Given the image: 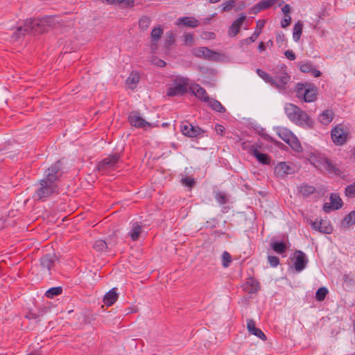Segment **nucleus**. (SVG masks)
Returning <instances> with one entry per match:
<instances>
[{
    "label": "nucleus",
    "mask_w": 355,
    "mask_h": 355,
    "mask_svg": "<svg viewBox=\"0 0 355 355\" xmlns=\"http://www.w3.org/2000/svg\"><path fill=\"white\" fill-rule=\"evenodd\" d=\"M261 146L258 144H254V146L250 148V155L256 157L257 161L263 165H269L271 162L270 157L267 154L259 152Z\"/></svg>",
    "instance_id": "nucleus-16"
},
{
    "label": "nucleus",
    "mask_w": 355,
    "mask_h": 355,
    "mask_svg": "<svg viewBox=\"0 0 355 355\" xmlns=\"http://www.w3.org/2000/svg\"><path fill=\"white\" fill-rule=\"evenodd\" d=\"M118 297L117 288H113L105 293L103 297V302L107 306H110L117 301Z\"/></svg>",
    "instance_id": "nucleus-25"
},
{
    "label": "nucleus",
    "mask_w": 355,
    "mask_h": 355,
    "mask_svg": "<svg viewBox=\"0 0 355 355\" xmlns=\"http://www.w3.org/2000/svg\"><path fill=\"white\" fill-rule=\"evenodd\" d=\"M295 92L297 97L307 103L314 102L317 98L318 88L313 83H298L295 85Z\"/></svg>",
    "instance_id": "nucleus-5"
},
{
    "label": "nucleus",
    "mask_w": 355,
    "mask_h": 355,
    "mask_svg": "<svg viewBox=\"0 0 355 355\" xmlns=\"http://www.w3.org/2000/svg\"><path fill=\"white\" fill-rule=\"evenodd\" d=\"M46 21L44 19H29L26 21L24 31L33 34H41L46 31Z\"/></svg>",
    "instance_id": "nucleus-10"
},
{
    "label": "nucleus",
    "mask_w": 355,
    "mask_h": 355,
    "mask_svg": "<svg viewBox=\"0 0 355 355\" xmlns=\"http://www.w3.org/2000/svg\"><path fill=\"white\" fill-rule=\"evenodd\" d=\"M57 258L55 254H47L40 259V266L42 270L46 271L50 274L51 268L54 266Z\"/></svg>",
    "instance_id": "nucleus-18"
},
{
    "label": "nucleus",
    "mask_w": 355,
    "mask_h": 355,
    "mask_svg": "<svg viewBox=\"0 0 355 355\" xmlns=\"http://www.w3.org/2000/svg\"><path fill=\"white\" fill-rule=\"evenodd\" d=\"M203 39L205 40H214L216 37V35L212 32H204L202 35Z\"/></svg>",
    "instance_id": "nucleus-53"
},
{
    "label": "nucleus",
    "mask_w": 355,
    "mask_h": 355,
    "mask_svg": "<svg viewBox=\"0 0 355 355\" xmlns=\"http://www.w3.org/2000/svg\"><path fill=\"white\" fill-rule=\"evenodd\" d=\"M290 147L297 153H302L303 150L300 141L291 132H290Z\"/></svg>",
    "instance_id": "nucleus-31"
},
{
    "label": "nucleus",
    "mask_w": 355,
    "mask_h": 355,
    "mask_svg": "<svg viewBox=\"0 0 355 355\" xmlns=\"http://www.w3.org/2000/svg\"><path fill=\"white\" fill-rule=\"evenodd\" d=\"M171 83L166 85V96H180L186 93L189 86V79L180 76H173Z\"/></svg>",
    "instance_id": "nucleus-3"
},
{
    "label": "nucleus",
    "mask_w": 355,
    "mask_h": 355,
    "mask_svg": "<svg viewBox=\"0 0 355 355\" xmlns=\"http://www.w3.org/2000/svg\"><path fill=\"white\" fill-rule=\"evenodd\" d=\"M328 293V290L325 287H320L315 293V298L318 301H323Z\"/></svg>",
    "instance_id": "nucleus-39"
},
{
    "label": "nucleus",
    "mask_w": 355,
    "mask_h": 355,
    "mask_svg": "<svg viewBox=\"0 0 355 355\" xmlns=\"http://www.w3.org/2000/svg\"><path fill=\"white\" fill-rule=\"evenodd\" d=\"M276 41L279 46L282 45V43L286 41V35L283 33H278L276 35Z\"/></svg>",
    "instance_id": "nucleus-51"
},
{
    "label": "nucleus",
    "mask_w": 355,
    "mask_h": 355,
    "mask_svg": "<svg viewBox=\"0 0 355 355\" xmlns=\"http://www.w3.org/2000/svg\"><path fill=\"white\" fill-rule=\"evenodd\" d=\"M282 0H261L252 8V10L254 13H257L270 8L275 3H279V6H282Z\"/></svg>",
    "instance_id": "nucleus-22"
},
{
    "label": "nucleus",
    "mask_w": 355,
    "mask_h": 355,
    "mask_svg": "<svg viewBox=\"0 0 355 355\" xmlns=\"http://www.w3.org/2000/svg\"><path fill=\"white\" fill-rule=\"evenodd\" d=\"M215 130L218 135L223 136L224 135L225 128L220 124H216L215 126Z\"/></svg>",
    "instance_id": "nucleus-52"
},
{
    "label": "nucleus",
    "mask_w": 355,
    "mask_h": 355,
    "mask_svg": "<svg viewBox=\"0 0 355 355\" xmlns=\"http://www.w3.org/2000/svg\"><path fill=\"white\" fill-rule=\"evenodd\" d=\"M120 159L121 156L118 153L110 155L98 163L97 169L103 174L107 173L116 168Z\"/></svg>",
    "instance_id": "nucleus-8"
},
{
    "label": "nucleus",
    "mask_w": 355,
    "mask_h": 355,
    "mask_svg": "<svg viewBox=\"0 0 355 355\" xmlns=\"http://www.w3.org/2000/svg\"><path fill=\"white\" fill-rule=\"evenodd\" d=\"M310 73L315 78L320 77L322 74V73L318 70L317 69L312 67V69L310 71Z\"/></svg>",
    "instance_id": "nucleus-56"
},
{
    "label": "nucleus",
    "mask_w": 355,
    "mask_h": 355,
    "mask_svg": "<svg viewBox=\"0 0 355 355\" xmlns=\"http://www.w3.org/2000/svg\"><path fill=\"white\" fill-rule=\"evenodd\" d=\"M27 355H40V353L38 352H31Z\"/></svg>",
    "instance_id": "nucleus-64"
},
{
    "label": "nucleus",
    "mask_w": 355,
    "mask_h": 355,
    "mask_svg": "<svg viewBox=\"0 0 355 355\" xmlns=\"http://www.w3.org/2000/svg\"><path fill=\"white\" fill-rule=\"evenodd\" d=\"M345 195L349 198L355 197V182L353 184L346 187Z\"/></svg>",
    "instance_id": "nucleus-43"
},
{
    "label": "nucleus",
    "mask_w": 355,
    "mask_h": 355,
    "mask_svg": "<svg viewBox=\"0 0 355 355\" xmlns=\"http://www.w3.org/2000/svg\"><path fill=\"white\" fill-rule=\"evenodd\" d=\"M182 182L189 187H193L195 184L194 179L190 178H185L182 179Z\"/></svg>",
    "instance_id": "nucleus-54"
},
{
    "label": "nucleus",
    "mask_w": 355,
    "mask_h": 355,
    "mask_svg": "<svg viewBox=\"0 0 355 355\" xmlns=\"http://www.w3.org/2000/svg\"><path fill=\"white\" fill-rule=\"evenodd\" d=\"M141 232L142 226L139 225L138 222H134L131 223V228L128 234L132 241H137Z\"/></svg>",
    "instance_id": "nucleus-27"
},
{
    "label": "nucleus",
    "mask_w": 355,
    "mask_h": 355,
    "mask_svg": "<svg viewBox=\"0 0 355 355\" xmlns=\"http://www.w3.org/2000/svg\"><path fill=\"white\" fill-rule=\"evenodd\" d=\"M128 121L132 126L138 128H146L151 126V123L150 122L146 121L142 117L136 114H130L128 116Z\"/></svg>",
    "instance_id": "nucleus-19"
},
{
    "label": "nucleus",
    "mask_w": 355,
    "mask_h": 355,
    "mask_svg": "<svg viewBox=\"0 0 355 355\" xmlns=\"http://www.w3.org/2000/svg\"><path fill=\"white\" fill-rule=\"evenodd\" d=\"M290 259L291 261L290 269L293 273L297 274L302 272L309 263L307 256L301 250H295Z\"/></svg>",
    "instance_id": "nucleus-6"
},
{
    "label": "nucleus",
    "mask_w": 355,
    "mask_h": 355,
    "mask_svg": "<svg viewBox=\"0 0 355 355\" xmlns=\"http://www.w3.org/2000/svg\"><path fill=\"white\" fill-rule=\"evenodd\" d=\"M157 64L159 67H164L166 65V62L164 60H159Z\"/></svg>",
    "instance_id": "nucleus-63"
},
{
    "label": "nucleus",
    "mask_w": 355,
    "mask_h": 355,
    "mask_svg": "<svg viewBox=\"0 0 355 355\" xmlns=\"http://www.w3.org/2000/svg\"><path fill=\"white\" fill-rule=\"evenodd\" d=\"M279 136L288 144V134L284 132L283 134L279 133Z\"/></svg>",
    "instance_id": "nucleus-57"
},
{
    "label": "nucleus",
    "mask_w": 355,
    "mask_h": 355,
    "mask_svg": "<svg viewBox=\"0 0 355 355\" xmlns=\"http://www.w3.org/2000/svg\"><path fill=\"white\" fill-rule=\"evenodd\" d=\"M331 137L335 145L342 146L347 141L348 132L347 129L344 128L341 125H338L331 130Z\"/></svg>",
    "instance_id": "nucleus-11"
},
{
    "label": "nucleus",
    "mask_w": 355,
    "mask_h": 355,
    "mask_svg": "<svg viewBox=\"0 0 355 355\" xmlns=\"http://www.w3.org/2000/svg\"><path fill=\"white\" fill-rule=\"evenodd\" d=\"M311 225L313 230L323 234H331L334 230L330 221L327 220L311 221Z\"/></svg>",
    "instance_id": "nucleus-15"
},
{
    "label": "nucleus",
    "mask_w": 355,
    "mask_h": 355,
    "mask_svg": "<svg viewBox=\"0 0 355 355\" xmlns=\"http://www.w3.org/2000/svg\"><path fill=\"white\" fill-rule=\"evenodd\" d=\"M275 173L277 176L284 178L288 173V165L286 162H281L275 168Z\"/></svg>",
    "instance_id": "nucleus-32"
},
{
    "label": "nucleus",
    "mask_w": 355,
    "mask_h": 355,
    "mask_svg": "<svg viewBox=\"0 0 355 355\" xmlns=\"http://www.w3.org/2000/svg\"><path fill=\"white\" fill-rule=\"evenodd\" d=\"M192 53L196 57L209 60H216L219 58L217 52L204 46L193 49Z\"/></svg>",
    "instance_id": "nucleus-12"
},
{
    "label": "nucleus",
    "mask_w": 355,
    "mask_h": 355,
    "mask_svg": "<svg viewBox=\"0 0 355 355\" xmlns=\"http://www.w3.org/2000/svg\"><path fill=\"white\" fill-rule=\"evenodd\" d=\"M303 22L300 20L297 21L293 29V38L295 42H298L302 34Z\"/></svg>",
    "instance_id": "nucleus-33"
},
{
    "label": "nucleus",
    "mask_w": 355,
    "mask_h": 355,
    "mask_svg": "<svg viewBox=\"0 0 355 355\" xmlns=\"http://www.w3.org/2000/svg\"><path fill=\"white\" fill-rule=\"evenodd\" d=\"M223 11H230L231 10L234 6H235V1L234 0H230L227 2H225L223 5Z\"/></svg>",
    "instance_id": "nucleus-45"
},
{
    "label": "nucleus",
    "mask_w": 355,
    "mask_h": 355,
    "mask_svg": "<svg viewBox=\"0 0 355 355\" xmlns=\"http://www.w3.org/2000/svg\"><path fill=\"white\" fill-rule=\"evenodd\" d=\"M270 248L279 254H282L286 251V244L284 241H272L270 243Z\"/></svg>",
    "instance_id": "nucleus-29"
},
{
    "label": "nucleus",
    "mask_w": 355,
    "mask_h": 355,
    "mask_svg": "<svg viewBox=\"0 0 355 355\" xmlns=\"http://www.w3.org/2000/svg\"><path fill=\"white\" fill-rule=\"evenodd\" d=\"M354 225H355V211L349 212L344 217L340 222V227L343 230H346Z\"/></svg>",
    "instance_id": "nucleus-26"
},
{
    "label": "nucleus",
    "mask_w": 355,
    "mask_h": 355,
    "mask_svg": "<svg viewBox=\"0 0 355 355\" xmlns=\"http://www.w3.org/2000/svg\"><path fill=\"white\" fill-rule=\"evenodd\" d=\"M180 130L184 135L189 137H196L204 132L200 127L195 126L188 121L182 122Z\"/></svg>",
    "instance_id": "nucleus-13"
},
{
    "label": "nucleus",
    "mask_w": 355,
    "mask_h": 355,
    "mask_svg": "<svg viewBox=\"0 0 355 355\" xmlns=\"http://www.w3.org/2000/svg\"><path fill=\"white\" fill-rule=\"evenodd\" d=\"M162 34H163V29L161 28L160 26L155 27L152 30L151 34H150L153 42H157L159 40V38L161 37Z\"/></svg>",
    "instance_id": "nucleus-35"
},
{
    "label": "nucleus",
    "mask_w": 355,
    "mask_h": 355,
    "mask_svg": "<svg viewBox=\"0 0 355 355\" xmlns=\"http://www.w3.org/2000/svg\"><path fill=\"white\" fill-rule=\"evenodd\" d=\"M178 26H187L190 28H196L200 25L198 19L193 17H183L178 18L175 21Z\"/></svg>",
    "instance_id": "nucleus-21"
},
{
    "label": "nucleus",
    "mask_w": 355,
    "mask_h": 355,
    "mask_svg": "<svg viewBox=\"0 0 355 355\" xmlns=\"http://www.w3.org/2000/svg\"><path fill=\"white\" fill-rule=\"evenodd\" d=\"M257 75L262 78L266 83L277 88L279 91L283 92L286 90L288 83V75L287 72V67L284 64L277 65L274 69V78L265 72L264 71L257 69L256 70Z\"/></svg>",
    "instance_id": "nucleus-1"
},
{
    "label": "nucleus",
    "mask_w": 355,
    "mask_h": 355,
    "mask_svg": "<svg viewBox=\"0 0 355 355\" xmlns=\"http://www.w3.org/2000/svg\"><path fill=\"white\" fill-rule=\"evenodd\" d=\"M216 199L217 202L220 205H225L227 202L228 198L227 196L223 192H218L216 194Z\"/></svg>",
    "instance_id": "nucleus-42"
},
{
    "label": "nucleus",
    "mask_w": 355,
    "mask_h": 355,
    "mask_svg": "<svg viewBox=\"0 0 355 355\" xmlns=\"http://www.w3.org/2000/svg\"><path fill=\"white\" fill-rule=\"evenodd\" d=\"M58 184H51L44 180L39 182V187L36 189L34 198L37 200H44L57 193Z\"/></svg>",
    "instance_id": "nucleus-7"
},
{
    "label": "nucleus",
    "mask_w": 355,
    "mask_h": 355,
    "mask_svg": "<svg viewBox=\"0 0 355 355\" xmlns=\"http://www.w3.org/2000/svg\"><path fill=\"white\" fill-rule=\"evenodd\" d=\"M189 88L193 94H194L201 101L206 103L210 109L214 111H221L222 110L225 111V108L216 99L210 98L206 90L198 84H191L189 86Z\"/></svg>",
    "instance_id": "nucleus-4"
},
{
    "label": "nucleus",
    "mask_w": 355,
    "mask_h": 355,
    "mask_svg": "<svg viewBox=\"0 0 355 355\" xmlns=\"http://www.w3.org/2000/svg\"><path fill=\"white\" fill-rule=\"evenodd\" d=\"M222 264L224 268H227L232 262V257L230 254L226 251L222 254Z\"/></svg>",
    "instance_id": "nucleus-41"
},
{
    "label": "nucleus",
    "mask_w": 355,
    "mask_h": 355,
    "mask_svg": "<svg viewBox=\"0 0 355 355\" xmlns=\"http://www.w3.org/2000/svg\"><path fill=\"white\" fill-rule=\"evenodd\" d=\"M288 26V19L285 18L282 21V26L283 28H286V26Z\"/></svg>",
    "instance_id": "nucleus-60"
},
{
    "label": "nucleus",
    "mask_w": 355,
    "mask_h": 355,
    "mask_svg": "<svg viewBox=\"0 0 355 355\" xmlns=\"http://www.w3.org/2000/svg\"><path fill=\"white\" fill-rule=\"evenodd\" d=\"M245 19L246 16L244 14H241L240 17L232 23L228 31V34L230 37H234L239 33L241 26Z\"/></svg>",
    "instance_id": "nucleus-24"
},
{
    "label": "nucleus",
    "mask_w": 355,
    "mask_h": 355,
    "mask_svg": "<svg viewBox=\"0 0 355 355\" xmlns=\"http://www.w3.org/2000/svg\"><path fill=\"white\" fill-rule=\"evenodd\" d=\"M308 159L312 165L320 171H325L329 174L338 177L344 176L343 171L336 165H334L324 153L318 150H315L311 152Z\"/></svg>",
    "instance_id": "nucleus-2"
},
{
    "label": "nucleus",
    "mask_w": 355,
    "mask_h": 355,
    "mask_svg": "<svg viewBox=\"0 0 355 355\" xmlns=\"http://www.w3.org/2000/svg\"><path fill=\"white\" fill-rule=\"evenodd\" d=\"M293 118L296 123L304 127L311 128L314 124L313 119L308 115L307 112H293Z\"/></svg>",
    "instance_id": "nucleus-17"
},
{
    "label": "nucleus",
    "mask_w": 355,
    "mask_h": 355,
    "mask_svg": "<svg viewBox=\"0 0 355 355\" xmlns=\"http://www.w3.org/2000/svg\"><path fill=\"white\" fill-rule=\"evenodd\" d=\"M265 24H266V20H264V19L258 20L257 21V27H256V29L254 31V33L258 32L259 35L261 34V30L264 27Z\"/></svg>",
    "instance_id": "nucleus-49"
},
{
    "label": "nucleus",
    "mask_w": 355,
    "mask_h": 355,
    "mask_svg": "<svg viewBox=\"0 0 355 355\" xmlns=\"http://www.w3.org/2000/svg\"><path fill=\"white\" fill-rule=\"evenodd\" d=\"M139 80H140L139 74L137 72L132 71L130 74V76L128 77L125 83H126L127 86L130 89H134L137 87L138 83L139 82Z\"/></svg>",
    "instance_id": "nucleus-30"
},
{
    "label": "nucleus",
    "mask_w": 355,
    "mask_h": 355,
    "mask_svg": "<svg viewBox=\"0 0 355 355\" xmlns=\"http://www.w3.org/2000/svg\"><path fill=\"white\" fill-rule=\"evenodd\" d=\"M268 261L271 267H277L279 263V259L277 257L268 255Z\"/></svg>",
    "instance_id": "nucleus-46"
},
{
    "label": "nucleus",
    "mask_w": 355,
    "mask_h": 355,
    "mask_svg": "<svg viewBox=\"0 0 355 355\" xmlns=\"http://www.w3.org/2000/svg\"><path fill=\"white\" fill-rule=\"evenodd\" d=\"M62 292V288L60 286L53 287L49 288L45 293L46 297L48 298H53L54 296L60 295Z\"/></svg>",
    "instance_id": "nucleus-37"
},
{
    "label": "nucleus",
    "mask_w": 355,
    "mask_h": 355,
    "mask_svg": "<svg viewBox=\"0 0 355 355\" xmlns=\"http://www.w3.org/2000/svg\"><path fill=\"white\" fill-rule=\"evenodd\" d=\"M175 40V35L172 31H168L166 33V44L168 46L172 45L174 44Z\"/></svg>",
    "instance_id": "nucleus-47"
},
{
    "label": "nucleus",
    "mask_w": 355,
    "mask_h": 355,
    "mask_svg": "<svg viewBox=\"0 0 355 355\" xmlns=\"http://www.w3.org/2000/svg\"><path fill=\"white\" fill-rule=\"evenodd\" d=\"M62 163L60 160L46 169L42 180L51 184H57V180L62 175Z\"/></svg>",
    "instance_id": "nucleus-9"
},
{
    "label": "nucleus",
    "mask_w": 355,
    "mask_h": 355,
    "mask_svg": "<svg viewBox=\"0 0 355 355\" xmlns=\"http://www.w3.org/2000/svg\"><path fill=\"white\" fill-rule=\"evenodd\" d=\"M258 49L260 52L264 51L266 50V44H264V42H261L259 44Z\"/></svg>",
    "instance_id": "nucleus-58"
},
{
    "label": "nucleus",
    "mask_w": 355,
    "mask_h": 355,
    "mask_svg": "<svg viewBox=\"0 0 355 355\" xmlns=\"http://www.w3.org/2000/svg\"><path fill=\"white\" fill-rule=\"evenodd\" d=\"M300 70L303 73H310L312 69V64L311 62L299 64Z\"/></svg>",
    "instance_id": "nucleus-44"
},
{
    "label": "nucleus",
    "mask_w": 355,
    "mask_h": 355,
    "mask_svg": "<svg viewBox=\"0 0 355 355\" xmlns=\"http://www.w3.org/2000/svg\"><path fill=\"white\" fill-rule=\"evenodd\" d=\"M263 130L262 129L261 132H259V135L261 136V137L267 141H269V142H271V143H274V144H276V141L272 137H270L269 135L266 134V133H264L263 132Z\"/></svg>",
    "instance_id": "nucleus-50"
},
{
    "label": "nucleus",
    "mask_w": 355,
    "mask_h": 355,
    "mask_svg": "<svg viewBox=\"0 0 355 355\" xmlns=\"http://www.w3.org/2000/svg\"><path fill=\"white\" fill-rule=\"evenodd\" d=\"M247 329L248 331L261 340L265 341L267 340V337L265 334L259 328L256 327L255 322L252 319H248L247 320Z\"/></svg>",
    "instance_id": "nucleus-23"
},
{
    "label": "nucleus",
    "mask_w": 355,
    "mask_h": 355,
    "mask_svg": "<svg viewBox=\"0 0 355 355\" xmlns=\"http://www.w3.org/2000/svg\"><path fill=\"white\" fill-rule=\"evenodd\" d=\"M315 191V188L308 184H302L297 187V193L302 197H308Z\"/></svg>",
    "instance_id": "nucleus-28"
},
{
    "label": "nucleus",
    "mask_w": 355,
    "mask_h": 355,
    "mask_svg": "<svg viewBox=\"0 0 355 355\" xmlns=\"http://www.w3.org/2000/svg\"><path fill=\"white\" fill-rule=\"evenodd\" d=\"M193 35L191 33H186L184 35V42L186 45L191 46L193 42Z\"/></svg>",
    "instance_id": "nucleus-48"
},
{
    "label": "nucleus",
    "mask_w": 355,
    "mask_h": 355,
    "mask_svg": "<svg viewBox=\"0 0 355 355\" xmlns=\"http://www.w3.org/2000/svg\"><path fill=\"white\" fill-rule=\"evenodd\" d=\"M343 200L336 193H331L330 196V202H325L323 205L322 209L326 213H329L332 210H338L343 207Z\"/></svg>",
    "instance_id": "nucleus-14"
},
{
    "label": "nucleus",
    "mask_w": 355,
    "mask_h": 355,
    "mask_svg": "<svg viewBox=\"0 0 355 355\" xmlns=\"http://www.w3.org/2000/svg\"><path fill=\"white\" fill-rule=\"evenodd\" d=\"M242 287L245 292L252 294L260 290V284L254 278L250 277L245 281Z\"/></svg>",
    "instance_id": "nucleus-20"
},
{
    "label": "nucleus",
    "mask_w": 355,
    "mask_h": 355,
    "mask_svg": "<svg viewBox=\"0 0 355 355\" xmlns=\"http://www.w3.org/2000/svg\"><path fill=\"white\" fill-rule=\"evenodd\" d=\"M254 144H250L249 141H245L242 143V148L247 150L250 154V148L254 146Z\"/></svg>",
    "instance_id": "nucleus-55"
},
{
    "label": "nucleus",
    "mask_w": 355,
    "mask_h": 355,
    "mask_svg": "<svg viewBox=\"0 0 355 355\" xmlns=\"http://www.w3.org/2000/svg\"><path fill=\"white\" fill-rule=\"evenodd\" d=\"M282 12H284V14L285 15V16H287L288 15V4H286L283 8H282Z\"/></svg>",
    "instance_id": "nucleus-59"
},
{
    "label": "nucleus",
    "mask_w": 355,
    "mask_h": 355,
    "mask_svg": "<svg viewBox=\"0 0 355 355\" xmlns=\"http://www.w3.org/2000/svg\"><path fill=\"white\" fill-rule=\"evenodd\" d=\"M150 22V19L148 17L144 16L139 21V26L143 31L146 30L149 27Z\"/></svg>",
    "instance_id": "nucleus-40"
},
{
    "label": "nucleus",
    "mask_w": 355,
    "mask_h": 355,
    "mask_svg": "<svg viewBox=\"0 0 355 355\" xmlns=\"http://www.w3.org/2000/svg\"><path fill=\"white\" fill-rule=\"evenodd\" d=\"M334 119V112H321L318 116V121L323 125L329 124Z\"/></svg>",
    "instance_id": "nucleus-34"
},
{
    "label": "nucleus",
    "mask_w": 355,
    "mask_h": 355,
    "mask_svg": "<svg viewBox=\"0 0 355 355\" xmlns=\"http://www.w3.org/2000/svg\"><path fill=\"white\" fill-rule=\"evenodd\" d=\"M295 54L293 51L290 50V60H293L295 59Z\"/></svg>",
    "instance_id": "nucleus-62"
},
{
    "label": "nucleus",
    "mask_w": 355,
    "mask_h": 355,
    "mask_svg": "<svg viewBox=\"0 0 355 355\" xmlns=\"http://www.w3.org/2000/svg\"><path fill=\"white\" fill-rule=\"evenodd\" d=\"M258 37H259L258 32L253 33L250 37L243 39L240 41V46L244 47L245 46L250 45L251 43L255 42Z\"/></svg>",
    "instance_id": "nucleus-36"
},
{
    "label": "nucleus",
    "mask_w": 355,
    "mask_h": 355,
    "mask_svg": "<svg viewBox=\"0 0 355 355\" xmlns=\"http://www.w3.org/2000/svg\"><path fill=\"white\" fill-rule=\"evenodd\" d=\"M93 248L98 252H104L107 250V245L104 240L99 239L95 241Z\"/></svg>",
    "instance_id": "nucleus-38"
},
{
    "label": "nucleus",
    "mask_w": 355,
    "mask_h": 355,
    "mask_svg": "<svg viewBox=\"0 0 355 355\" xmlns=\"http://www.w3.org/2000/svg\"><path fill=\"white\" fill-rule=\"evenodd\" d=\"M290 107H292L293 111H302L298 107L292 103H290Z\"/></svg>",
    "instance_id": "nucleus-61"
}]
</instances>
